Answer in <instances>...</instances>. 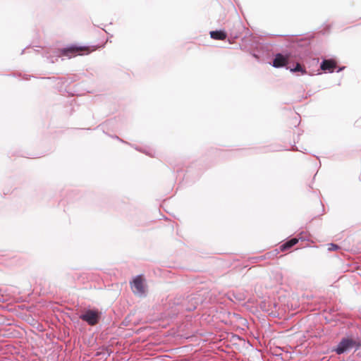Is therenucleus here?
I'll list each match as a JSON object with an SVG mask.
<instances>
[{
    "label": "nucleus",
    "instance_id": "nucleus-1",
    "mask_svg": "<svg viewBox=\"0 0 361 361\" xmlns=\"http://www.w3.org/2000/svg\"><path fill=\"white\" fill-rule=\"evenodd\" d=\"M63 54L71 57L72 56L83 55L90 52L88 47L71 46L62 50Z\"/></svg>",
    "mask_w": 361,
    "mask_h": 361
},
{
    "label": "nucleus",
    "instance_id": "nucleus-2",
    "mask_svg": "<svg viewBox=\"0 0 361 361\" xmlns=\"http://www.w3.org/2000/svg\"><path fill=\"white\" fill-rule=\"evenodd\" d=\"M355 341H353L351 338H343L342 341L338 343L336 348L335 349V351L337 354L341 355L344 353L350 351L351 349H353L355 347Z\"/></svg>",
    "mask_w": 361,
    "mask_h": 361
},
{
    "label": "nucleus",
    "instance_id": "nucleus-3",
    "mask_svg": "<svg viewBox=\"0 0 361 361\" xmlns=\"http://www.w3.org/2000/svg\"><path fill=\"white\" fill-rule=\"evenodd\" d=\"M131 289L134 294L142 297L145 295V288L140 276H137L131 282Z\"/></svg>",
    "mask_w": 361,
    "mask_h": 361
},
{
    "label": "nucleus",
    "instance_id": "nucleus-4",
    "mask_svg": "<svg viewBox=\"0 0 361 361\" xmlns=\"http://www.w3.org/2000/svg\"><path fill=\"white\" fill-rule=\"evenodd\" d=\"M80 318L83 321L87 322L89 324L94 325L98 322L99 314L96 311L87 310L84 314L80 315Z\"/></svg>",
    "mask_w": 361,
    "mask_h": 361
},
{
    "label": "nucleus",
    "instance_id": "nucleus-5",
    "mask_svg": "<svg viewBox=\"0 0 361 361\" xmlns=\"http://www.w3.org/2000/svg\"><path fill=\"white\" fill-rule=\"evenodd\" d=\"M288 58L286 56L281 54H277L273 61L272 66L275 68H281L286 66Z\"/></svg>",
    "mask_w": 361,
    "mask_h": 361
},
{
    "label": "nucleus",
    "instance_id": "nucleus-6",
    "mask_svg": "<svg viewBox=\"0 0 361 361\" xmlns=\"http://www.w3.org/2000/svg\"><path fill=\"white\" fill-rule=\"evenodd\" d=\"M336 68V63L331 60H324L321 64V68L324 71H328L332 73Z\"/></svg>",
    "mask_w": 361,
    "mask_h": 361
},
{
    "label": "nucleus",
    "instance_id": "nucleus-7",
    "mask_svg": "<svg viewBox=\"0 0 361 361\" xmlns=\"http://www.w3.org/2000/svg\"><path fill=\"white\" fill-rule=\"evenodd\" d=\"M210 36L215 39H224L226 37V35L224 32L217 30L210 32Z\"/></svg>",
    "mask_w": 361,
    "mask_h": 361
},
{
    "label": "nucleus",
    "instance_id": "nucleus-8",
    "mask_svg": "<svg viewBox=\"0 0 361 361\" xmlns=\"http://www.w3.org/2000/svg\"><path fill=\"white\" fill-rule=\"evenodd\" d=\"M298 242V240L297 238H292L290 240H288V242H286V243L283 244L281 246V250L282 251L286 250L293 247V245H295Z\"/></svg>",
    "mask_w": 361,
    "mask_h": 361
},
{
    "label": "nucleus",
    "instance_id": "nucleus-9",
    "mask_svg": "<svg viewBox=\"0 0 361 361\" xmlns=\"http://www.w3.org/2000/svg\"><path fill=\"white\" fill-rule=\"evenodd\" d=\"M328 246L329 250H336L338 248V246L334 243H330Z\"/></svg>",
    "mask_w": 361,
    "mask_h": 361
},
{
    "label": "nucleus",
    "instance_id": "nucleus-10",
    "mask_svg": "<svg viewBox=\"0 0 361 361\" xmlns=\"http://www.w3.org/2000/svg\"><path fill=\"white\" fill-rule=\"evenodd\" d=\"M292 72H295V71H302V68L300 66V65L299 63H298L295 66V68H293L290 70Z\"/></svg>",
    "mask_w": 361,
    "mask_h": 361
}]
</instances>
